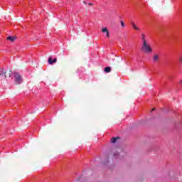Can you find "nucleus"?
Segmentation results:
<instances>
[{
    "label": "nucleus",
    "instance_id": "nucleus-14",
    "mask_svg": "<svg viewBox=\"0 0 182 182\" xmlns=\"http://www.w3.org/2000/svg\"><path fill=\"white\" fill-rule=\"evenodd\" d=\"M121 25L123 28H124V23L123 21H121Z\"/></svg>",
    "mask_w": 182,
    "mask_h": 182
},
{
    "label": "nucleus",
    "instance_id": "nucleus-5",
    "mask_svg": "<svg viewBox=\"0 0 182 182\" xmlns=\"http://www.w3.org/2000/svg\"><path fill=\"white\" fill-rule=\"evenodd\" d=\"M16 39V36H8L7 37V41H10V42H14Z\"/></svg>",
    "mask_w": 182,
    "mask_h": 182
},
{
    "label": "nucleus",
    "instance_id": "nucleus-16",
    "mask_svg": "<svg viewBox=\"0 0 182 182\" xmlns=\"http://www.w3.org/2000/svg\"><path fill=\"white\" fill-rule=\"evenodd\" d=\"M83 4H85V5H86L87 3H86V1H82Z\"/></svg>",
    "mask_w": 182,
    "mask_h": 182
},
{
    "label": "nucleus",
    "instance_id": "nucleus-17",
    "mask_svg": "<svg viewBox=\"0 0 182 182\" xmlns=\"http://www.w3.org/2000/svg\"><path fill=\"white\" fill-rule=\"evenodd\" d=\"M154 110H156V108L152 109L151 112H154Z\"/></svg>",
    "mask_w": 182,
    "mask_h": 182
},
{
    "label": "nucleus",
    "instance_id": "nucleus-10",
    "mask_svg": "<svg viewBox=\"0 0 182 182\" xmlns=\"http://www.w3.org/2000/svg\"><path fill=\"white\" fill-rule=\"evenodd\" d=\"M145 38H146V36L144 34H142L141 35V39L143 41V43H144V41L146 42Z\"/></svg>",
    "mask_w": 182,
    "mask_h": 182
},
{
    "label": "nucleus",
    "instance_id": "nucleus-15",
    "mask_svg": "<svg viewBox=\"0 0 182 182\" xmlns=\"http://www.w3.org/2000/svg\"><path fill=\"white\" fill-rule=\"evenodd\" d=\"M88 5H90V6H93V4L89 3Z\"/></svg>",
    "mask_w": 182,
    "mask_h": 182
},
{
    "label": "nucleus",
    "instance_id": "nucleus-6",
    "mask_svg": "<svg viewBox=\"0 0 182 182\" xmlns=\"http://www.w3.org/2000/svg\"><path fill=\"white\" fill-rule=\"evenodd\" d=\"M104 70L105 73H110L112 68L110 67H106Z\"/></svg>",
    "mask_w": 182,
    "mask_h": 182
},
{
    "label": "nucleus",
    "instance_id": "nucleus-3",
    "mask_svg": "<svg viewBox=\"0 0 182 182\" xmlns=\"http://www.w3.org/2000/svg\"><path fill=\"white\" fill-rule=\"evenodd\" d=\"M14 80L16 85H21L22 83V76L18 73H14Z\"/></svg>",
    "mask_w": 182,
    "mask_h": 182
},
{
    "label": "nucleus",
    "instance_id": "nucleus-2",
    "mask_svg": "<svg viewBox=\"0 0 182 182\" xmlns=\"http://www.w3.org/2000/svg\"><path fill=\"white\" fill-rule=\"evenodd\" d=\"M141 49L144 53H151V52H153V49L149 44H147V41H144V43H143Z\"/></svg>",
    "mask_w": 182,
    "mask_h": 182
},
{
    "label": "nucleus",
    "instance_id": "nucleus-18",
    "mask_svg": "<svg viewBox=\"0 0 182 182\" xmlns=\"http://www.w3.org/2000/svg\"><path fill=\"white\" fill-rule=\"evenodd\" d=\"M181 83L182 84V80H181Z\"/></svg>",
    "mask_w": 182,
    "mask_h": 182
},
{
    "label": "nucleus",
    "instance_id": "nucleus-1",
    "mask_svg": "<svg viewBox=\"0 0 182 182\" xmlns=\"http://www.w3.org/2000/svg\"><path fill=\"white\" fill-rule=\"evenodd\" d=\"M12 76V71H6L4 68H0V82L1 83H6L8 79Z\"/></svg>",
    "mask_w": 182,
    "mask_h": 182
},
{
    "label": "nucleus",
    "instance_id": "nucleus-8",
    "mask_svg": "<svg viewBox=\"0 0 182 182\" xmlns=\"http://www.w3.org/2000/svg\"><path fill=\"white\" fill-rule=\"evenodd\" d=\"M118 139H119V136L115 137V138H112L111 139L112 143H116V141H117V140H118Z\"/></svg>",
    "mask_w": 182,
    "mask_h": 182
},
{
    "label": "nucleus",
    "instance_id": "nucleus-13",
    "mask_svg": "<svg viewBox=\"0 0 182 182\" xmlns=\"http://www.w3.org/2000/svg\"><path fill=\"white\" fill-rule=\"evenodd\" d=\"M57 60H58V59L54 58V59L53 60V63H56Z\"/></svg>",
    "mask_w": 182,
    "mask_h": 182
},
{
    "label": "nucleus",
    "instance_id": "nucleus-12",
    "mask_svg": "<svg viewBox=\"0 0 182 182\" xmlns=\"http://www.w3.org/2000/svg\"><path fill=\"white\" fill-rule=\"evenodd\" d=\"M106 36L107 38H110V34H109V31L106 32Z\"/></svg>",
    "mask_w": 182,
    "mask_h": 182
},
{
    "label": "nucleus",
    "instance_id": "nucleus-9",
    "mask_svg": "<svg viewBox=\"0 0 182 182\" xmlns=\"http://www.w3.org/2000/svg\"><path fill=\"white\" fill-rule=\"evenodd\" d=\"M48 63L49 65H53V60H52V57L48 58Z\"/></svg>",
    "mask_w": 182,
    "mask_h": 182
},
{
    "label": "nucleus",
    "instance_id": "nucleus-4",
    "mask_svg": "<svg viewBox=\"0 0 182 182\" xmlns=\"http://www.w3.org/2000/svg\"><path fill=\"white\" fill-rule=\"evenodd\" d=\"M160 59V55L159 54H154L152 57V60L154 63H156V62H159Z\"/></svg>",
    "mask_w": 182,
    "mask_h": 182
},
{
    "label": "nucleus",
    "instance_id": "nucleus-7",
    "mask_svg": "<svg viewBox=\"0 0 182 182\" xmlns=\"http://www.w3.org/2000/svg\"><path fill=\"white\" fill-rule=\"evenodd\" d=\"M101 31L102 32V33H106L107 32L109 31V30H107V28H101Z\"/></svg>",
    "mask_w": 182,
    "mask_h": 182
},
{
    "label": "nucleus",
    "instance_id": "nucleus-11",
    "mask_svg": "<svg viewBox=\"0 0 182 182\" xmlns=\"http://www.w3.org/2000/svg\"><path fill=\"white\" fill-rule=\"evenodd\" d=\"M133 28H134V29H137V26H136V24H134V23H132Z\"/></svg>",
    "mask_w": 182,
    "mask_h": 182
}]
</instances>
